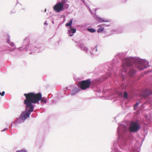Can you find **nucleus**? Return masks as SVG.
<instances>
[{
	"label": "nucleus",
	"instance_id": "nucleus-1",
	"mask_svg": "<svg viewBox=\"0 0 152 152\" xmlns=\"http://www.w3.org/2000/svg\"><path fill=\"white\" fill-rule=\"evenodd\" d=\"M123 53H118L115 56L112 62L107 64L109 72L102 75L91 81L89 78L80 81L77 86H70L72 90L71 95H75L81 90H85L90 86L94 91L101 92L102 88V83L109 77H117L118 74L122 81H125L128 76H133L134 75V57H124Z\"/></svg>",
	"mask_w": 152,
	"mask_h": 152
},
{
	"label": "nucleus",
	"instance_id": "nucleus-2",
	"mask_svg": "<svg viewBox=\"0 0 152 152\" xmlns=\"http://www.w3.org/2000/svg\"><path fill=\"white\" fill-rule=\"evenodd\" d=\"M24 96L26 99L24 101V103L25 105V110L20 114L19 117L11 124L12 126H15L20 123H23L28 118H29L31 113L34 110L35 107V104H40L43 106L47 102L46 98L42 97V93L38 92H30L28 93H25Z\"/></svg>",
	"mask_w": 152,
	"mask_h": 152
},
{
	"label": "nucleus",
	"instance_id": "nucleus-3",
	"mask_svg": "<svg viewBox=\"0 0 152 152\" xmlns=\"http://www.w3.org/2000/svg\"><path fill=\"white\" fill-rule=\"evenodd\" d=\"M129 125V123L127 121L118 124V126L117 128V139L130 138V144H131L132 142V140L134 138V136L132 133L137 132L140 129L141 127L137 121L132 122L131 125L128 129Z\"/></svg>",
	"mask_w": 152,
	"mask_h": 152
},
{
	"label": "nucleus",
	"instance_id": "nucleus-4",
	"mask_svg": "<svg viewBox=\"0 0 152 152\" xmlns=\"http://www.w3.org/2000/svg\"><path fill=\"white\" fill-rule=\"evenodd\" d=\"M134 139V138L132 140L131 145L130 138H118L117 141L114 142L113 146L118 152H139L142 144L136 141L133 147L132 144Z\"/></svg>",
	"mask_w": 152,
	"mask_h": 152
},
{
	"label": "nucleus",
	"instance_id": "nucleus-5",
	"mask_svg": "<svg viewBox=\"0 0 152 152\" xmlns=\"http://www.w3.org/2000/svg\"><path fill=\"white\" fill-rule=\"evenodd\" d=\"M41 47H33V46L31 44H29V41L28 39H25L23 40V42L21 47L18 48V49L19 50H23L25 51H27L28 50L31 51L36 50L37 48H38L41 51L43 50Z\"/></svg>",
	"mask_w": 152,
	"mask_h": 152
},
{
	"label": "nucleus",
	"instance_id": "nucleus-6",
	"mask_svg": "<svg viewBox=\"0 0 152 152\" xmlns=\"http://www.w3.org/2000/svg\"><path fill=\"white\" fill-rule=\"evenodd\" d=\"M1 34L2 36H3L4 37H7L6 39V42L7 43L9 44V45L12 48H11L9 46H6L5 48L6 51H9L11 52L15 50L16 49L19 50H19L18 49V48H17L14 43L12 42H10V37L8 33L3 32H2Z\"/></svg>",
	"mask_w": 152,
	"mask_h": 152
},
{
	"label": "nucleus",
	"instance_id": "nucleus-7",
	"mask_svg": "<svg viewBox=\"0 0 152 152\" xmlns=\"http://www.w3.org/2000/svg\"><path fill=\"white\" fill-rule=\"evenodd\" d=\"M54 11L58 13L64 10V4L59 1L53 7Z\"/></svg>",
	"mask_w": 152,
	"mask_h": 152
},
{
	"label": "nucleus",
	"instance_id": "nucleus-8",
	"mask_svg": "<svg viewBox=\"0 0 152 152\" xmlns=\"http://www.w3.org/2000/svg\"><path fill=\"white\" fill-rule=\"evenodd\" d=\"M81 40L79 42L75 41V43H76L75 46L77 48H80L81 50L83 51L87 54H88V48L86 47L83 43H80Z\"/></svg>",
	"mask_w": 152,
	"mask_h": 152
},
{
	"label": "nucleus",
	"instance_id": "nucleus-9",
	"mask_svg": "<svg viewBox=\"0 0 152 152\" xmlns=\"http://www.w3.org/2000/svg\"><path fill=\"white\" fill-rule=\"evenodd\" d=\"M98 46L96 45L94 47L91 48V50L89 52L92 57H93L95 56H98L100 53V51L98 49Z\"/></svg>",
	"mask_w": 152,
	"mask_h": 152
},
{
	"label": "nucleus",
	"instance_id": "nucleus-10",
	"mask_svg": "<svg viewBox=\"0 0 152 152\" xmlns=\"http://www.w3.org/2000/svg\"><path fill=\"white\" fill-rule=\"evenodd\" d=\"M94 15L95 16H94V18L98 22L102 23L109 22L110 21V20L104 18H101L96 14H94Z\"/></svg>",
	"mask_w": 152,
	"mask_h": 152
},
{
	"label": "nucleus",
	"instance_id": "nucleus-11",
	"mask_svg": "<svg viewBox=\"0 0 152 152\" xmlns=\"http://www.w3.org/2000/svg\"><path fill=\"white\" fill-rule=\"evenodd\" d=\"M76 29L74 28L73 26L69 27L68 29L67 34L69 36L72 37L74 35V34L76 33Z\"/></svg>",
	"mask_w": 152,
	"mask_h": 152
},
{
	"label": "nucleus",
	"instance_id": "nucleus-12",
	"mask_svg": "<svg viewBox=\"0 0 152 152\" xmlns=\"http://www.w3.org/2000/svg\"><path fill=\"white\" fill-rule=\"evenodd\" d=\"M64 93L66 96H68L69 94L71 95V88H70V86L66 87L65 88H64Z\"/></svg>",
	"mask_w": 152,
	"mask_h": 152
},
{
	"label": "nucleus",
	"instance_id": "nucleus-13",
	"mask_svg": "<svg viewBox=\"0 0 152 152\" xmlns=\"http://www.w3.org/2000/svg\"><path fill=\"white\" fill-rule=\"evenodd\" d=\"M73 19H69L67 22L65 24V26L66 27H72V25L73 23Z\"/></svg>",
	"mask_w": 152,
	"mask_h": 152
},
{
	"label": "nucleus",
	"instance_id": "nucleus-14",
	"mask_svg": "<svg viewBox=\"0 0 152 152\" xmlns=\"http://www.w3.org/2000/svg\"><path fill=\"white\" fill-rule=\"evenodd\" d=\"M99 27L98 29L97 30V32L98 33H101L104 30V28L102 26V25H99L98 26Z\"/></svg>",
	"mask_w": 152,
	"mask_h": 152
},
{
	"label": "nucleus",
	"instance_id": "nucleus-15",
	"mask_svg": "<svg viewBox=\"0 0 152 152\" xmlns=\"http://www.w3.org/2000/svg\"><path fill=\"white\" fill-rule=\"evenodd\" d=\"M89 11L90 12L91 15H92V16L93 17V18H94V16H95L94 15V14H96V11L97 10L96 9H93L94 11L95 12V13H94L93 12H92L90 8H89Z\"/></svg>",
	"mask_w": 152,
	"mask_h": 152
},
{
	"label": "nucleus",
	"instance_id": "nucleus-16",
	"mask_svg": "<svg viewBox=\"0 0 152 152\" xmlns=\"http://www.w3.org/2000/svg\"><path fill=\"white\" fill-rule=\"evenodd\" d=\"M87 30L89 32L92 33H94L96 31V30L94 28H87Z\"/></svg>",
	"mask_w": 152,
	"mask_h": 152
},
{
	"label": "nucleus",
	"instance_id": "nucleus-17",
	"mask_svg": "<svg viewBox=\"0 0 152 152\" xmlns=\"http://www.w3.org/2000/svg\"><path fill=\"white\" fill-rule=\"evenodd\" d=\"M146 128H148V126L152 127V121H150L148 123L146 124Z\"/></svg>",
	"mask_w": 152,
	"mask_h": 152
},
{
	"label": "nucleus",
	"instance_id": "nucleus-18",
	"mask_svg": "<svg viewBox=\"0 0 152 152\" xmlns=\"http://www.w3.org/2000/svg\"><path fill=\"white\" fill-rule=\"evenodd\" d=\"M73 78L74 80L75 81L78 82V83H77V84L80 82V79L79 77H77L75 76L73 77Z\"/></svg>",
	"mask_w": 152,
	"mask_h": 152
},
{
	"label": "nucleus",
	"instance_id": "nucleus-19",
	"mask_svg": "<svg viewBox=\"0 0 152 152\" xmlns=\"http://www.w3.org/2000/svg\"><path fill=\"white\" fill-rule=\"evenodd\" d=\"M124 94L123 96L124 97L125 99L127 98L128 97V94L127 93L126 91H124Z\"/></svg>",
	"mask_w": 152,
	"mask_h": 152
},
{
	"label": "nucleus",
	"instance_id": "nucleus-20",
	"mask_svg": "<svg viewBox=\"0 0 152 152\" xmlns=\"http://www.w3.org/2000/svg\"><path fill=\"white\" fill-rule=\"evenodd\" d=\"M15 152H28V151L27 150L24 149H22L20 150H18Z\"/></svg>",
	"mask_w": 152,
	"mask_h": 152
},
{
	"label": "nucleus",
	"instance_id": "nucleus-21",
	"mask_svg": "<svg viewBox=\"0 0 152 152\" xmlns=\"http://www.w3.org/2000/svg\"><path fill=\"white\" fill-rule=\"evenodd\" d=\"M139 102H137L136 103L134 104V109L135 110L136 109L137 107L139 105Z\"/></svg>",
	"mask_w": 152,
	"mask_h": 152
},
{
	"label": "nucleus",
	"instance_id": "nucleus-22",
	"mask_svg": "<svg viewBox=\"0 0 152 152\" xmlns=\"http://www.w3.org/2000/svg\"><path fill=\"white\" fill-rule=\"evenodd\" d=\"M69 7V4H66L65 5L64 4V10L65 9H67Z\"/></svg>",
	"mask_w": 152,
	"mask_h": 152
},
{
	"label": "nucleus",
	"instance_id": "nucleus-23",
	"mask_svg": "<svg viewBox=\"0 0 152 152\" xmlns=\"http://www.w3.org/2000/svg\"><path fill=\"white\" fill-rule=\"evenodd\" d=\"M66 20L65 19V18H64V19H63V21L62 22H61L59 24H58V28L59 27V26L61 25L62 24H63L64 22H65V21Z\"/></svg>",
	"mask_w": 152,
	"mask_h": 152
},
{
	"label": "nucleus",
	"instance_id": "nucleus-24",
	"mask_svg": "<svg viewBox=\"0 0 152 152\" xmlns=\"http://www.w3.org/2000/svg\"><path fill=\"white\" fill-rule=\"evenodd\" d=\"M120 1L122 3H125L126 2L127 0H120Z\"/></svg>",
	"mask_w": 152,
	"mask_h": 152
},
{
	"label": "nucleus",
	"instance_id": "nucleus-25",
	"mask_svg": "<svg viewBox=\"0 0 152 152\" xmlns=\"http://www.w3.org/2000/svg\"><path fill=\"white\" fill-rule=\"evenodd\" d=\"M8 128H6L4 129H3V130H1V132H4L5 131H6V130H8Z\"/></svg>",
	"mask_w": 152,
	"mask_h": 152
},
{
	"label": "nucleus",
	"instance_id": "nucleus-26",
	"mask_svg": "<svg viewBox=\"0 0 152 152\" xmlns=\"http://www.w3.org/2000/svg\"><path fill=\"white\" fill-rule=\"evenodd\" d=\"M16 12L15 10V9H13L10 12V14H13L15 13Z\"/></svg>",
	"mask_w": 152,
	"mask_h": 152
},
{
	"label": "nucleus",
	"instance_id": "nucleus-27",
	"mask_svg": "<svg viewBox=\"0 0 152 152\" xmlns=\"http://www.w3.org/2000/svg\"><path fill=\"white\" fill-rule=\"evenodd\" d=\"M5 91H3L1 93V96H3L5 94Z\"/></svg>",
	"mask_w": 152,
	"mask_h": 152
},
{
	"label": "nucleus",
	"instance_id": "nucleus-28",
	"mask_svg": "<svg viewBox=\"0 0 152 152\" xmlns=\"http://www.w3.org/2000/svg\"><path fill=\"white\" fill-rule=\"evenodd\" d=\"M61 3H62L63 4V3H66L67 2L66 0H61Z\"/></svg>",
	"mask_w": 152,
	"mask_h": 152
},
{
	"label": "nucleus",
	"instance_id": "nucleus-29",
	"mask_svg": "<svg viewBox=\"0 0 152 152\" xmlns=\"http://www.w3.org/2000/svg\"><path fill=\"white\" fill-rule=\"evenodd\" d=\"M143 130L144 131V133H145V134L147 135V133H148L147 131L146 130H145V128L143 129Z\"/></svg>",
	"mask_w": 152,
	"mask_h": 152
},
{
	"label": "nucleus",
	"instance_id": "nucleus-30",
	"mask_svg": "<svg viewBox=\"0 0 152 152\" xmlns=\"http://www.w3.org/2000/svg\"><path fill=\"white\" fill-rule=\"evenodd\" d=\"M113 148H114V151H115V152H118V151H116V149L114 148V147L113 146Z\"/></svg>",
	"mask_w": 152,
	"mask_h": 152
},
{
	"label": "nucleus",
	"instance_id": "nucleus-31",
	"mask_svg": "<svg viewBox=\"0 0 152 152\" xmlns=\"http://www.w3.org/2000/svg\"><path fill=\"white\" fill-rule=\"evenodd\" d=\"M44 25H48V23L46 22V21L44 23Z\"/></svg>",
	"mask_w": 152,
	"mask_h": 152
},
{
	"label": "nucleus",
	"instance_id": "nucleus-32",
	"mask_svg": "<svg viewBox=\"0 0 152 152\" xmlns=\"http://www.w3.org/2000/svg\"><path fill=\"white\" fill-rule=\"evenodd\" d=\"M49 96H50V98L51 97H52V96H53V95H52V94H50L49 95Z\"/></svg>",
	"mask_w": 152,
	"mask_h": 152
},
{
	"label": "nucleus",
	"instance_id": "nucleus-33",
	"mask_svg": "<svg viewBox=\"0 0 152 152\" xmlns=\"http://www.w3.org/2000/svg\"><path fill=\"white\" fill-rule=\"evenodd\" d=\"M18 3H19V2H18V0H17V3H16V5H17V4H18Z\"/></svg>",
	"mask_w": 152,
	"mask_h": 152
},
{
	"label": "nucleus",
	"instance_id": "nucleus-34",
	"mask_svg": "<svg viewBox=\"0 0 152 152\" xmlns=\"http://www.w3.org/2000/svg\"><path fill=\"white\" fill-rule=\"evenodd\" d=\"M110 26V25H109V24L106 25V26Z\"/></svg>",
	"mask_w": 152,
	"mask_h": 152
},
{
	"label": "nucleus",
	"instance_id": "nucleus-35",
	"mask_svg": "<svg viewBox=\"0 0 152 152\" xmlns=\"http://www.w3.org/2000/svg\"><path fill=\"white\" fill-rule=\"evenodd\" d=\"M102 25H103V26H106V24H103Z\"/></svg>",
	"mask_w": 152,
	"mask_h": 152
},
{
	"label": "nucleus",
	"instance_id": "nucleus-36",
	"mask_svg": "<svg viewBox=\"0 0 152 152\" xmlns=\"http://www.w3.org/2000/svg\"><path fill=\"white\" fill-rule=\"evenodd\" d=\"M52 23L53 24H54V21H53V20L52 21Z\"/></svg>",
	"mask_w": 152,
	"mask_h": 152
},
{
	"label": "nucleus",
	"instance_id": "nucleus-37",
	"mask_svg": "<svg viewBox=\"0 0 152 152\" xmlns=\"http://www.w3.org/2000/svg\"><path fill=\"white\" fill-rule=\"evenodd\" d=\"M46 11V9H45L44 12H45Z\"/></svg>",
	"mask_w": 152,
	"mask_h": 152
},
{
	"label": "nucleus",
	"instance_id": "nucleus-38",
	"mask_svg": "<svg viewBox=\"0 0 152 152\" xmlns=\"http://www.w3.org/2000/svg\"><path fill=\"white\" fill-rule=\"evenodd\" d=\"M32 52H31V53H30V54H32Z\"/></svg>",
	"mask_w": 152,
	"mask_h": 152
},
{
	"label": "nucleus",
	"instance_id": "nucleus-39",
	"mask_svg": "<svg viewBox=\"0 0 152 152\" xmlns=\"http://www.w3.org/2000/svg\"><path fill=\"white\" fill-rule=\"evenodd\" d=\"M81 27H83V26H82Z\"/></svg>",
	"mask_w": 152,
	"mask_h": 152
},
{
	"label": "nucleus",
	"instance_id": "nucleus-40",
	"mask_svg": "<svg viewBox=\"0 0 152 152\" xmlns=\"http://www.w3.org/2000/svg\"><path fill=\"white\" fill-rule=\"evenodd\" d=\"M143 140L142 141V142H143Z\"/></svg>",
	"mask_w": 152,
	"mask_h": 152
}]
</instances>
